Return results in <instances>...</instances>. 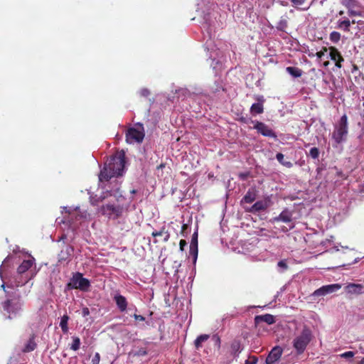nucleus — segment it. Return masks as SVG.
<instances>
[{
    "instance_id": "f257e3e1",
    "label": "nucleus",
    "mask_w": 364,
    "mask_h": 364,
    "mask_svg": "<svg viewBox=\"0 0 364 364\" xmlns=\"http://www.w3.org/2000/svg\"><path fill=\"white\" fill-rule=\"evenodd\" d=\"M35 262V259L31 256L24 259L18 267L14 277L9 279L6 283V288L11 289L20 288L23 294L25 296L27 295L33 287V283H30V281L38 272Z\"/></svg>"
},
{
    "instance_id": "f03ea898",
    "label": "nucleus",
    "mask_w": 364,
    "mask_h": 364,
    "mask_svg": "<svg viewBox=\"0 0 364 364\" xmlns=\"http://www.w3.org/2000/svg\"><path fill=\"white\" fill-rule=\"evenodd\" d=\"M125 172V153L124 151L117 152L105 164L99 174L100 183L108 181L114 177L121 176Z\"/></svg>"
},
{
    "instance_id": "7ed1b4c3",
    "label": "nucleus",
    "mask_w": 364,
    "mask_h": 364,
    "mask_svg": "<svg viewBox=\"0 0 364 364\" xmlns=\"http://www.w3.org/2000/svg\"><path fill=\"white\" fill-rule=\"evenodd\" d=\"M348 134V117L344 114L339 121L334 125V129L332 133V139L333 147H337L339 144L345 142Z\"/></svg>"
},
{
    "instance_id": "20e7f679",
    "label": "nucleus",
    "mask_w": 364,
    "mask_h": 364,
    "mask_svg": "<svg viewBox=\"0 0 364 364\" xmlns=\"http://www.w3.org/2000/svg\"><path fill=\"white\" fill-rule=\"evenodd\" d=\"M312 338L311 331L304 327L301 333L296 336L293 341V346L295 348L297 354L300 355L304 352L306 346L310 343Z\"/></svg>"
},
{
    "instance_id": "39448f33",
    "label": "nucleus",
    "mask_w": 364,
    "mask_h": 364,
    "mask_svg": "<svg viewBox=\"0 0 364 364\" xmlns=\"http://www.w3.org/2000/svg\"><path fill=\"white\" fill-rule=\"evenodd\" d=\"M145 136L144 128L142 124L137 123L128 129L126 133V141L130 144H140Z\"/></svg>"
},
{
    "instance_id": "423d86ee",
    "label": "nucleus",
    "mask_w": 364,
    "mask_h": 364,
    "mask_svg": "<svg viewBox=\"0 0 364 364\" xmlns=\"http://www.w3.org/2000/svg\"><path fill=\"white\" fill-rule=\"evenodd\" d=\"M68 288L70 289H80L82 291H87L90 287V281L84 278L82 274L75 273L68 283Z\"/></svg>"
},
{
    "instance_id": "0eeeda50",
    "label": "nucleus",
    "mask_w": 364,
    "mask_h": 364,
    "mask_svg": "<svg viewBox=\"0 0 364 364\" xmlns=\"http://www.w3.org/2000/svg\"><path fill=\"white\" fill-rule=\"evenodd\" d=\"M65 213H68V221L75 228V221L87 220L89 214L86 210H81L78 206H65L63 208Z\"/></svg>"
},
{
    "instance_id": "6e6552de",
    "label": "nucleus",
    "mask_w": 364,
    "mask_h": 364,
    "mask_svg": "<svg viewBox=\"0 0 364 364\" xmlns=\"http://www.w3.org/2000/svg\"><path fill=\"white\" fill-rule=\"evenodd\" d=\"M122 208L119 205L107 203L100 208L99 211L109 218H117L122 213Z\"/></svg>"
},
{
    "instance_id": "1a4fd4ad",
    "label": "nucleus",
    "mask_w": 364,
    "mask_h": 364,
    "mask_svg": "<svg viewBox=\"0 0 364 364\" xmlns=\"http://www.w3.org/2000/svg\"><path fill=\"white\" fill-rule=\"evenodd\" d=\"M341 288L340 284H332L324 285L315 290L312 295L314 296H322L338 291Z\"/></svg>"
},
{
    "instance_id": "9d476101",
    "label": "nucleus",
    "mask_w": 364,
    "mask_h": 364,
    "mask_svg": "<svg viewBox=\"0 0 364 364\" xmlns=\"http://www.w3.org/2000/svg\"><path fill=\"white\" fill-rule=\"evenodd\" d=\"M253 128L264 136H268L274 139L277 138V135L273 132V130L271 129L267 125H266L263 122L256 121L255 122Z\"/></svg>"
},
{
    "instance_id": "9b49d317",
    "label": "nucleus",
    "mask_w": 364,
    "mask_h": 364,
    "mask_svg": "<svg viewBox=\"0 0 364 364\" xmlns=\"http://www.w3.org/2000/svg\"><path fill=\"white\" fill-rule=\"evenodd\" d=\"M254 98L257 100V102L252 105L250 112L252 115L262 114L264 111V98L262 95H255Z\"/></svg>"
},
{
    "instance_id": "f8f14e48",
    "label": "nucleus",
    "mask_w": 364,
    "mask_h": 364,
    "mask_svg": "<svg viewBox=\"0 0 364 364\" xmlns=\"http://www.w3.org/2000/svg\"><path fill=\"white\" fill-rule=\"evenodd\" d=\"M329 53L328 54L327 58H329L331 60L335 62V65L338 68H341L342 67L341 63L344 60L343 58L341 56L340 52L337 48L334 47H330L328 48Z\"/></svg>"
},
{
    "instance_id": "ddd939ff",
    "label": "nucleus",
    "mask_w": 364,
    "mask_h": 364,
    "mask_svg": "<svg viewBox=\"0 0 364 364\" xmlns=\"http://www.w3.org/2000/svg\"><path fill=\"white\" fill-rule=\"evenodd\" d=\"M282 352V348L279 346H275L273 348L266 358V363L274 364L280 358Z\"/></svg>"
},
{
    "instance_id": "4468645a",
    "label": "nucleus",
    "mask_w": 364,
    "mask_h": 364,
    "mask_svg": "<svg viewBox=\"0 0 364 364\" xmlns=\"http://www.w3.org/2000/svg\"><path fill=\"white\" fill-rule=\"evenodd\" d=\"M113 299L120 312L127 311L128 302L125 296L121 295L119 292H116L113 296Z\"/></svg>"
},
{
    "instance_id": "2eb2a0df",
    "label": "nucleus",
    "mask_w": 364,
    "mask_h": 364,
    "mask_svg": "<svg viewBox=\"0 0 364 364\" xmlns=\"http://www.w3.org/2000/svg\"><path fill=\"white\" fill-rule=\"evenodd\" d=\"M292 220V212L287 208L282 211V213L277 217L272 218V223L282 222L289 223Z\"/></svg>"
},
{
    "instance_id": "dca6fc26",
    "label": "nucleus",
    "mask_w": 364,
    "mask_h": 364,
    "mask_svg": "<svg viewBox=\"0 0 364 364\" xmlns=\"http://www.w3.org/2000/svg\"><path fill=\"white\" fill-rule=\"evenodd\" d=\"M269 206V202L267 200L257 201L249 210L251 213H257L266 210Z\"/></svg>"
},
{
    "instance_id": "f3484780",
    "label": "nucleus",
    "mask_w": 364,
    "mask_h": 364,
    "mask_svg": "<svg viewBox=\"0 0 364 364\" xmlns=\"http://www.w3.org/2000/svg\"><path fill=\"white\" fill-rule=\"evenodd\" d=\"M255 322L256 324H259L261 322H264L267 324H272L275 322L274 316L266 314L264 315L256 316L255 317Z\"/></svg>"
},
{
    "instance_id": "a211bd4d",
    "label": "nucleus",
    "mask_w": 364,
    "mask_h": 364,
    "mask_svg": "<svg viewBox=\"0 0 364 364\" xmlns=\"http://www.w3.org/2000/svg\"><path fill=\"white\" fill-rule=\"evenodd\" d=\"M355 21L354 20L352 21V23H355ZM351 22L348 18L344 17L343 18H341L337 21V28L344 31H349L350 27Z\"/></svg>"
},
{
    "instance_id": "6ab92c4d",
    "label": "nucleus",
    "mask_w": 364,
    "mask_h": 364,
    "mask_svg": "<svg viewBox=\"0 0 364 364\" xmlns=\"http://www.w3.org/2000/svg\"><path fill=\"white\" fill-rule=\"evenodd\" d=\"M363 287L358 284H348L346 287V291L348 294H359L362 292Z\"/></svg>"
},
{
    "instance_id": "aec40b11",
    "label": "nucleus",
    "mask_w": 364,
    "mask_h": 364,
    "mask_svg": "<svg viewBox=\"0 0 364 364\" xmlns=\"http://www.w3.org/2000/svg\"><path fill=\"white\" fill-rule=\"evenodd\" d=\"M256 191L254 188H250L247 191L246 194L242 198L241 202L246 203H251L256 199Z\"/></svg>"
},
{
    "instance_id": "412c9836",
    "label": "nucleus",
    "mask_w": 364,
    "mask_h": 364,
    "mask_svg": "<svg viewBox=\"0 0 364 364\" xmlns=\"http://www.w3.org/2000/svg\"><path fill=\"white\" fill-rule=\"evenodd\" d=\"M291 2L292 3L293 6L301 11H307L311 6V4H309L303 7L306 4V0H291Z\"/></svg>"
},
{
    "instance_id": "4be33fe9",
    "label": "nucleus",
    "mask_w": 364,
    "mask_h": 364,
    "mask_svg": "<svg viewBox=\"0 0 364 364\" xmlns=\"http://www.w3.org/2000/svg\"><path fill=\"white\" fill-rule=\"evenodd\" d=\"M286 71L293 77H299L302 75V70L297 67H287Z\"/></svg>"
},
{
    "instance_id": "5701e85b",
    "label": "nucleus",
    "mask_w": 364,
    "mask_h": 364,
    "mask_svg": "<svg viewBox=\"0 0 364 364\" xmlns=\"http://www.w3.org/2000/svg\"><path fill=\"white\" fill-rule=\"evenodd\" d=\"M36 348V343L34 341L33 337L30 338L23 348V351L25 353L31 352Z\"/></svg>"
},
{
    "instance_id": "b1692460",
    "label": "nucleus",
    "mask_w": 364,
    "mask_h": 364,
    "mask_svg": "<svg viewBox=\"0 0 364 364\" xmlns=\"http://www.w3.org/2000/svg\"><path fill=\"white\" fill-rule=\"evenodd\" d=\"M190 255L193 257V262L196 263L198 257V241H191L190 245Z\"/></svg>"
},
{
    "instance_id": "393cba45",
    "label": "nucleus",
    "mask_w": 364,
    "mask_h": 364,
    "mask_svg": "<svg viewBox=\"0 0 364 364\" xmlns=\"http://www.w3.org/2000/svg\"><path fill=\"white\" fill-rule=\"evenodd\" d=\"M210 338L208 334H201L196 338L194 341L196 348L199 349L202 346V343Z\"/></svg>"
},
{
    "instance_id": "a878e982",
    "label": "nucleus",
    "mask_w": 364,
    "mask_h": 364,
    "mask_svg": "<svg viewBox=\"0 0 364 364\" xmlns=\"http://www.w3.org/2000/svg\"><path fill=\"white\" fill-rule=\"evenodd\" d=\"M69 320V317L68 315H63L60 318V327L62 329L63 333H67L68 331V322Z\"/></svg>"
},
{
    "instance_id": "bb28decb",
    "label": "nucleus",
    "mask_w": 364,
    "mask_h": 364,
    "mask_svg": "<svg viewBox=\"0 0 364 364\" xmlns=\"http://www.w3.org/2000/svg\"><path fill=\"white\" fill-rule=\"evenodd\" d=\"M341 4L347 9L357 8L359 3L357 0H342Z\"/></svg>"
},
{
    "instance_id": "cd10ccee",
    "label": "nucleus",
    "mask_w": 364,
    "mask_h": 364,
    "mask_svg": "<svg viewBox=\"0 0 364 364\" xmlns=\"http://www.w3.org/2000/svg\"><path fill=\"white\" fill-rule=\"evenodd\" d=\"M287 27V21L285 18L282 17L277 23L276 28L277 30L284 31Z\"/></svg>"
},
{
    "instance_id": "c85d7f7f",
    "label": "nucleus",
    "mask_w": 364,
    "mask_h": 364,
    "mask_svg": "<svg viewBox=\"0 0 364 364\" xmlns=\"http://www.w3.org/2000/svg\"><path fill=\"white\" fill-rule=\"evenodd\" d=\"M73 343L70 346V349L77 351L80 346V339L78 337H73Z\"/></svg>"
},
{
    "instance_id": "c756f323",
    "label": "nucleus",
    "mask_w": 364,
    "mask_h": 364,
    "mask_svg": "<svg viewBox=\"0 0 364 364\" xmlns=\"http://www.w3.org/2000/svg\"><path fill=\"white\" fill-rule=\"evenodd\" d=\"M231 349L232 352L238 355L239 353L241 351V345L239 341H234L231 344Z\"/></svg>"
},
{
    "instance_id": "7c9ffc66",
    "label": "nucleus",
    "mask_w": 364,
    "mask_h": 364,
    "mask_svg": "<svg viewBox=\"0 0 364 364\" xmlns=\"http://www.w3.org/2000/svg\"><path fill=\"white\" fill-rule=\"evenodd\" d=\"M329 38H330L331 41H332L334 43H336L341 39V34H340V33H338L337 31H332L330 33Z\"/></svg>"
},
{
    "instance_id": "2f4dec72",
    "label": "nucleus",
    "mask_w": 364,
    "mask_h": 364,
    "mask_svg": "<svg viewBox=\"0 0 364 364\" xmlns=\"http://www.w3.org/2000/svg\"><path fill=\"white\" fill-rule=\"evenodd\" d=\"M357 8H350L348 9V15L349 16H362L363 13L361 11L357 10Z\"/></svg>"
},
{
    "instance_id": "473e14b6",
    "label": "nucleus",
    "mask_w": 364,
    "mask_h": 364,
    "mask_svg": "<svg viewBox=\"0 0 364 364\" xmlns=\"http://www.w3.org/2000/svg\"><path fill=\"white\" fill-rule=\"evenodd\" d=\"M319 150L316 147H312L310 151L309 156H310L314 159H317L319 156Z\"/></svg>"
},
{
    "instance_id": "72a5a7b5",
    "label": "nucleus",
    "mask_w": 364,
    "mask_h": 364,
    "mask_svg": "<svg viewBox=\"0 0 364 364\" xmlns=\"http://www.w3.org/2000/svg\"><path fill=\"white\" fill-rule=\"evenodd\" d=\"M211 341L213 342L214 346L219 349L220 347V338L218 334H214L211 337Z\"/></svg>"
},
{
    "instance_id": "f704fd0d",
    "label": "nucleus",
    "mask_w": 364,
    "mask_h": 364,
    "mask_svg": "<svg viewBox=\"0 0 364 364\" xmlns=\"http://www.w3.org/2000/svg\"><path fill=\"white\" fill-rule=\"evenodd\" d=\"M207 32H208V39H207L205 41V47L209 51L210 50H213V47L212 43H211V39H212L213 36H212V34L209 33V31H207Z\"/></svg>"
},
{
    "instance_id": "c9c22d12",
    "label": "nucleus",
    "mask_w": 364,
    "mask_h": 364,
    "mask_svg": "<svg viewBox=\"0 0 364 364\" xmlns=\"http://www.w3.org/2000/svg\"><path fill=\"white\" fill-rule=\"evenodd\" d=\"M210 58H212L211 66L213 69H218L221 66V63L219 60L215 61V57L212 53L210 54Z\"/></svg>"
},
{
    "instance_id": "e433bc0d",
    "label": "nucleus",
    "mask_w": 364,
    "mask_h": 364,
    "mask_svg": "<svg viewBox=\"0 0 364 364\" xmlns=\"http://www.w3.org/2000/svg\"><path fill=\"white\" fill-rule=\"evenodd\" d=\"M277 267L280 272H284L287 269V262L284 260H281L277 263Z\"/></svg>"
},
{
    "instance_id": "4c0bfd02",
    "label": "nucleus",
    "mask_w": 364,
    "mask_h": 364,
    "mask_svg": "<svg viewBox=\"0 0 364 364\" xmlns=\"http://www.w3.org/2000/svg\"><path fill=\"white\" fill-rule=\"evenodd\" d=\"M147 354V351L144 348H140L139 350L133 353L134 356H143Z\"/></svg>"
},
{
    "instance_id": "58836bf2",
    "label": "nucleus",
    "mask_w": 364,
    "mask_h": 364,
    "mask_svg": "<svg viewBox=\"0 0 364 364\" xmlns=\"http://www.w3.org/2000/svg\"><path fill=\"white\" fill-rule=\"evenodd\" d=\"M340 356L343 358H353L354 356V353L353 351H346L341 354Z\"/></svg>"
},
{
    "instance_id": "ea45409f",
    "label": "nucleus",
    "mask_w": 364,
    "mask_h": 364,
    "mask_svg": "<svg viewBox=\"0 0 364 364\" xmlns=\"http://www.w3.org/2000/svg\"><path fill=\"white\" fill-rule=\"evenodd\" d=\"M100 360V355L99 353H95L94 357L92 359V364H99Z\"/></svg>"
},
{
    "instance_id": "a19ab883",
    "label": "nucleus",
    "mask_w": 364,
    "mask_h": 364,
    "mask_svg": "<svg viewBox=\"0 0 364 364\" xmlns=\"http://www.w3.org/2000/svg\"><path fill=\"white\" fill-rule=\"evenodd\" d=\"M327 52H328V49L325 48H323V50H320V51L317 52L316 55L318 59H321L325 55V53Z\"/></svg>"
},
{
    "instance_id": "79ce46f5",
    "label": "nucleus",
    "mask_w": 364,
    "mask_h": 364,
    "mask_svg": "<svg viewBox=\"0 0 364 364\" xmlns=\"http://www.w3.org/2000/svg\"><path fill=\"white\" fill-rule=\"evenodd\" d=\"M139 94L142 97H148L150 94V92L148 89L146 88H142L139 90Z\"/></svg>"
},
{
    "instance_id": "37998d69",
    "label": "nucleus",
    "mask_w": 364,
    "mask_h": 364,
    "mask_svg": "<svg viewBox=\"0 0 364 364\" xmlns=\"http://www.w3.org/2000/svg\"><path fill=\"white\" fill-rule=\"evenodd\" d=\"M132 316L134 318V319L136 321H145L144 316H143L141 315H138L136 313H134Z\"/></svg>"
},
{
    "instance_id": "c03bdc74",
    "label": "nucleus",
    "mask_w": 364,
    "mask_h": 364,
    "mask_svg": "<svg viewBox=\"0 0 364 364\" xmlns=\"http://www.w3.org/2000/svg\"><path fill=\"white\" fill-rule=\"evenodd\" d=\"M276 159L281 164H282L283 162L284 161V154L282 153H277L276 155Z\"/></svg>"
},
{
    "instance_id": "a18cd8bd",
    "label": "nucleus",
    "mask_w": 364,
    "mask_h": 364,
    "mask_svg": "<svg viewBox=\"0 0 364 364\" xmlns=\"http://www.w3.org/2000/svg\"><path fill=\"white\" fill-rule=\"evenodd\" d=\"M257 361V359L255 357H251L248 360H245V364H255Z\"/></svg>"
},
{
    "instance_id": "49530a36",
    "label": "nucleus",
    "mask_w": 364,
    "mask_h": 364,
    "mask_svg": "<svg viewBox=\"0 0 364 364\" xmlns=\"http://www.w3.org/2000/svg\"><path fill=\"white\" fill-rule=\"evenodd\" d=\"M14 258V256H8L3 262L2 264H1V267H3V268H5L6 264L11 259H13Z\"/></svg>"
},
{
    "instance_id": "de8ad7c7",
    "label": "nucleus",
    "mask_w": 364,
    "mask_h": 364,
    "mask_svg": "<svg viewBox=\"0 0 364 364\" xmlns=\"http://www.w3.org/2000/svg\"><path fill=\"white\" fill-rule=\"evenodd\" d=\"M198 9H203L206 6V0H201L200 2L197 3Z\"/></svg>"
},
{
    "instance_id": "09e8293b",
    "label": "nucleus",
    "mask_w": 364,
    "mask_h": 364,
    "mask_svg": "<svg viewBox=\"0 0 364 364\" xmlns=\"http://www.w3.org/2000/svg\"><path fill=\"white\" fill-rule=\"evenodd\" d=\"M82 316L85 317L90 314V310L87 307H84L82 310Z\"/></svg>"
},
{
    "instance_id": "8fccbe9b",
    "label": "nucleus",
    "mask_w": 364,
    "mask_h": 364,
    "mask_svg": "<svg viewBox=\"0 0 364 364\" xmlns=\"http://www.w3.org/2000/svg\"><path fill=\"white\" fill-rule=\"evenodd\" d=\"M283 166L287 167V168H291L293 166V164L291 161H284L282 164Z\"/></svg>"
},
{
    "instance_id": "3c124183",
    "label": "nucleus",
    "mask_w": 364,
    "mask_h": 364,
    "mask_svg": "<svg viewBox=\"0 0 364 364\" xmlns=\"http://www.w3.org/2000/svg\"><path fill=\"white\" fill-rule=\"evenodd\" d=\"M179 245H180V249H181V250H182V251H183V250L184 247L186 245V242L185 240H181L180 241Z\"/></svg>"
},
{
    "instance_id": "603ef678",
    "label": "nucleus",
    "mask_w": 364,
    "mask_h": 364,
    "mask_svg": "<svg viewBox=\"0 0 364 364\" xmlns=\"http://www.w3.org/2000/svg\"><path fill=\"white\" fill-rule=\"evenodd\" d=\"M163 232L162 231H156L152 232V235L154 237H158L162 235Z\"/></svg>"
},
{
    "instance_id": "864d4df0",
    "label": "nucleus",
    "mask_w": 364,
    "mask_h": 364,
    "mask_svg": "<svg viewBox=\"0 0 364 364\" xmlns=\"http://www.w3.org/2000/svg\"><path fill=\"white\" fill-rule=\"evenodd\" d=\"M220 89H222L221 85H217V88L215 90H214L213 92H219Z\"/></svg>"
},
{
    "instance_id": "5fc2aeb1",
    "label": "nucleus",
    "mask_w": 364,
    "mask_h": 364,
    "mask_svg": "<svg viewBox=\"0 0 364 364\" xmlns=\"http://www.w3.org/2000/svg\"><path fill=\"white\" fill-rule=\"evenodd\" d=\"M196 240L198 241L197 240V233L193 234L191 241H196Z\"/></svg>"
},
{
    "instance_id": "6e6d98bb",
    "label": "nucleus",
    "mask_w": 364,
    "mask_h": 364,
    "mask_svg": "<svg viewBox=\"0 0 364 364\" xmlns=\"http://www.w3.org/2000/svg\"><path fill=\"white\" fill-rule=\"evenodd\" d=\"M343 14H344V11H340L338 12V15H339V16H342V15H343Z\"/></svg>"
},
{
    "instance_id": "4d7b16f0",
    "label": "nucleus",
    "mask_w": 364,
    "mask_h": 364,
    "mask_svg": "<svg viewBox=\"0 0 364 364\" xmlns=\"http://www.w3.org/2000/svg\"><path fill=\"white\" fill-rule=\"evenodd\" d=\"M328 65H329V62H328V61H326V62H325V63H323V65H324L325 67H327Z\"/></svg>"
},
{
    "instance_id": "13d9d810",
    "label": "nucleus",
    "mask_w": 364,
    "mask_h": 364,
    "mask_svg": "<svg viewBox=\"0 0 364 364\" xmlns=\"http://www.w3.org/2000/svg\"><path fill=\"white\" fill-rule=\"evenodd\" d=\"M359 364H364V357L362 358V360L360 361Z\"/></svg>"
},
{
    "instance_id": "bf43d9fd",
    "label": "nucleus",
    "mask_w": 364,
    "mask_h": 364,
    "mask_svg": "<svg viewBox=\"0 0 364 364\" xmlns=\"http://www.w3.org/2000/svg\"><path fill=\"white\" fill-rule=\"evenodd\" d=\"M90 202H91V203H92V205H95V201H94V200H93L92 198H91V199H90Z\"/></svg>"
},
{
    "instance_id": "052dcab7",
    "label": "nucleus",
    "mask_w": 364,
    "mask_h": 364,
    "mask_svg": "<svg viewBox=\"0 0 364 364\" xmlns=\"http://www.w3.org/2000/svg\"><path fill=\"white\" fill-rule=\"evenodd\" d=\"M240 177L242 178H245V175H240Z\"/></svg>"
},
{
    "instance_id": "680f3d73",
    "label": "nucleus",
    "mask_w": 364,
    "mask_h": 364,
    "mask_svg": "<svg viewBox=\"0 0 364 364\" xmlns=\"http://www.w3.org/2000/svg\"><path fill=\"white\" fill-rule=\"evenodd\" d=\"M134 311L136 312L137 311V309L135 306L134 307Z\"/></svg>"
}]
</instances>
